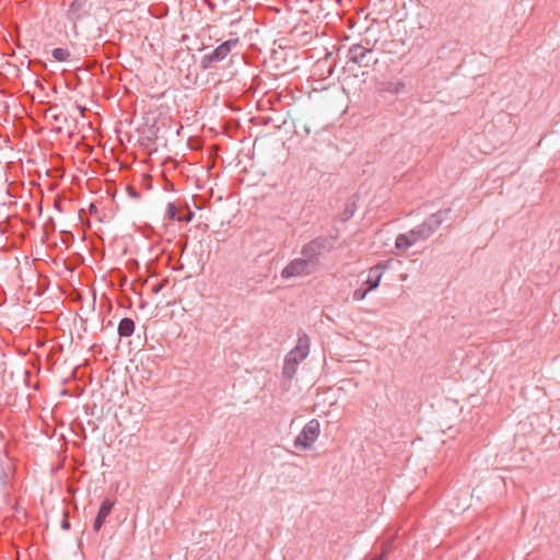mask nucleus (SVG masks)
<instances>
[{
    "label": "nucleus",
    "instance_id": "nucleus-8",
    "mask_svg": "<svg viewBox=\"0 0 560 560\" xmlns=\"http://www.w3.org/2000/svg\"><path fill=\"white\" fill-rule=\"evenodd\" d=\"M44 118L48 122H57V129L62 128V124H66L68 121V117L62 112V107H46L44 110Z\"/></svg>",
    "mask_w": 560,
    "mask_h": 560
},
{
    "label": "nucleus",
    "instance_id": "nucleus-14",
    "mask_svg": "<svg viewBox=\"0 0 560 560\" xmlns=\"http://www.w3.org/2000/svg\"><path fill=\"white\" fill-rule=\"evenodd\" d=\"M135 331V322L129 318L125 317L119 322L118 325V335L120 337H130Z\"/></svg>",
    "mask_w": 560,
    "mask_h": 560
},
{
    "label": "nucleus",
    "instance_id": "nucleus-5",
    "mask_svg": "<svg viewBox=\"0 0 560 560\" xmlns=\"http://www.w3.org/2000/svg\"><path fill=\"white\" fill-rule=\"evenodd\" d=\"M320 424L316 419L310 420L294 440V446L300 450H308L319 435Z\"/></svg>",
    "mask_w": 560,
    "mask_h": 560
},
{
    "label": "nucleus",
    "instance_id": "nucleus-7",
    "mask_svg": "<svg viewBox=\"0 0 560 560\" xmlns=\"http://www.w3.org/2000/svg\"><path fill=\"white\" fill-rule=\"evenodd\" d=\"M372 49L354 44L349 48L348 58L360 67H368L371 60Z\"/></svg>",
    "mask_w": 560,
    "mask_h": 560
},
{
    "label": "nucleus",
    "instance_id": "nucleus-22",
    "mask_svg": "<svg viewBox=\"0 0 560 560\" xmlns=\"http://www.w3.org/2000/svg\"><path fill=\"white\" fill-rule=\"evenodd\" d=\"M88 107H83V106H80V107H75V109L83 115V112Z\"/></svg>",
    "mask_w": 560,
    "mask_h": 560
},
{
    "label": "nucleus",
    "instance_id": "nucleus-19",
    "mask_svg": "<svg viewBox=\"0 0 560 560\" xmlns=\"http://www.w3.org/2000/svg\"><path fill=\"white\" fill-rule=\"evenodd\" d=\"M370 292V289L368 288H358L353 291L352 293V300L353 301H362L363 299H365V296L368 295V293Z\"/></svg>",
    "mask_w": 560,
    "mask_h": 560
},
{
    "label": "nucleus",
    "instance_id": "nucleus-23",
    "mask_svg": "<svg viewBox=\"0 0 560 560\" xmlns=\"http://www.w3.org/2000/svg\"><path fill=\"white\" fill-rule=\"evenodd\" d=\"M268 103H269L270 105H272V104H273V101H272L271 98H269V100H268Z\"/></svg>",
    "mask_w": 560,
    "mask_h": 560
},
{
    "label": "nucleus",
    "instance_id": "nucleus-11",
    "mask_svg": "<svg viewBox=\"0 0 560 560\" xmlns=\"http://www.w3.org/2000/svg\"><path fill=\"white\" fill-rule=\"evenodd\" d=\"M415 244L417 243L409 231L407 233L398 234L395 240V247L399 250H406Z\"/></svg>",
    "mask_w": 560,
    "mask_h": 560
},
{
    "label": "nucleus",
    "instance_id": "nucleus-1",
    "mask_svg": "<svg viewBox=\"0 0 560 560\" xmlns=\"http://www.w3.org/2000/svg\"><path fill=\"white\" fill-rule=\"evenodd\" d=\"M450 212L451 209L436 211L435 213L431 214L423 223L411 229L409 232L411 233L412 238H415V242L418 243L428 240L447 219Z\"/></svg>",
    "mask_w": 560,
    "mask_h": 560
},
{
    "label": "nucleus",
    "instance_id": "nucleus-10",
    "mask_svg": "<svg viewBox=\"0 0 560 560\" xmlns=\"http://www.w3.org/2000/svg\"><path fill=\"white\" fill-rule=\"evenodd\" d=\"M267 112L272 113V115H266L262 117L264 124L272 125L275 128H280L287 122L285 115L278 113L276 107H266Z\"/></svg>",
    "mask_w": 560,
    "mask_h": 560
},
{
    "label": "nucleus",
    "instance_id": "nucleus-20",
    "mask_svg": "<svg viewBox=\"0 0 560 560\" xmlns=\"http://www.w3.org/2000/svg\"><path fill=\"white\" fill-rule=\"evenodd\" d=\"M194 218V212L187 211V213L184 217H180V221L184 222H190Z\"/></svg>",
    "mask_w": 560,
    "mask_h": 560
},
{
    "label": "nucleus",
    "instance_id": "nucleus-17",
    "mask_svg": "<svg viewBox=\"0 0 560 560\" xmlns=\"http://www.w3.org/2000/svg\"><path fill=\"white\" fill-rule=\"evenodd\" d=\"M51 56L54 57V59L56 61L62 62V61H68L71 54L68 49L58 47V48L52 49Z\"/></svg>",
    "mask_w": 560,
    "mask_h": 560
},
{
    "label": "nucleus",
    "instance_id": "nucleus-13",
    "mask_svg": "<svg viewBox=\"0 0 560 560\" xmlns=\"http://www.w3.org/2000/svg\"><path fill=\"white\" fill-rule=\"evenodd\" d=\"M299 364L300 363L296 361L295 358H293V357L289 358L285 355L283 369H282L283 376L288 380H291L295 375Z\"/></svg>",
    "mask_w": 560,
    "mask_h": 560
},
{
    "label": "nucleus",
    "instance_id": "nucleus-6",
    "mask_svg": "<svg viewBox=\"0 0 560 560\" xmlns=\"http://www.w3.org/2000/svg\"><path fill=\"white\" fill-rule=\"evenodd\" d=\"M310 337L301 331L298 335V341L295 347L287 354L289 358H295L299 363H301L310 353Z\"/></svg>",
    "mask_w": 560,
    "mask_h": 560
},
{
    "label": "nucleus",
    "instance_id": "nucleus-16",
    "mask_svg": "<svg viewBox=\"0 0 560 560\" xmlns=\"http://www.w3.org/2000/svg\"><path fill=\"white\" fill-rule=\"evenodd\" d=\"M382 90L392 94H400L406 92V86L396 80L382 83Z\"/></svg>",
    "mask_w": 560,
    "mask_h": 560
},
{
    "label": "nucleus",
    "instance_id": "nucleus-15",
    "mask_svg": "<svg viewBox=\"0 0 560 560\" xmlns=\"http://www.w3.org/2000/svg\"><path fill=\"white\" fill-rule=\"evenodd\" d=\"M381 278H382V272H381L378 266L370 269L368 279L365 280V284H368L366 288L370 289V291L376 289L380 284Z\"/></svg>",
    "mask_w": 560,
    "mask_h": 560
},
{
    "label": "nucleus",
    "instance_id": "nucleus-4",
    "mask_svg": "<svg viewBox=\"0 0 560 560\" xmlns=\"http://www.w3.org/2000/svg\"><path fill=\"white\" fill-rule=\"evenodd\" d=\"M317 270L312 265L311 260L305 259L303 256L291 260L281 271L283 279H291L298 277H304L314 273Z\"/></svg>",
    "mask_w": 560,
    "mask_h": 560
},
{
    "label": "nucleus",
    "instance_id": "nucleus-21",
    "mask_svg": "<svg viewBox=\"0 0 560 560\" xmlns=\"http://www.w3.org/2000/svg\"><path fill=\"white\" fill-rule=\"evenodd\" d=\"M61 528L62 529H69L70 528V523L67 518H65L61 523Z\"/></svg>",
    "mask_w": 560,
    "mask_h": 560
},
{
    "label": "nucleus",
    "instance_id": "nucleus-3",
    "mask_svg": "<svg viewBox=\"0 0 560 560\" xmlns=\"http://www.w3.org/2000/svg\"><path fill=\"white\" fill-rule=\"evenodd\" d=\"M240 40L238 38H231L219 45L215 49H213L211 52L206 54L201 58V67L203 69H210L215 63L224 60L232 51L233 48H235L238 45Z\"/></svg>",
    "mask_w": 560,
    "mask_h": 560
},
{
    "label": "nucleus",
    "instance_id": "nucleus-2",
    "mask_svg": "<svg viewBox=\"0 0 560 560\" xmlns=\"http://www.w3.org/2000/svg\"><path fill=\"white\" fill-rule=\"evenodd\" d=\"M331 241L328 237H317L302 247V256L312 261V265L318 268L319 258L324 253L331 248Z\"/></svg>",
    "mask_w": 560,
    "mask_h": 560
},
{
    "label": "nucleus",
    "instance_id": "nucleus-9",
    "mask_svg": "<svg viewBox=\"0 0 560 560\" xmlns=\"http://www.w3.org/2000/svg\"><path fill=\"white\" fill-rule=\"evenodd\" d=\"M113 506H114V502L110 499L103 500V502H102V504L100 506V510L97 512V515H96V517L94 520V523H93V529L95 532H98L102 528L106 517L112 512Z\"/></svg>",
    "mask_w": 560,
    "mask_h": 560
},
{
    "label": "nucleus",
    "instance_id": "nucleus-12",
    "mask_svg": "<svg viewBox=\"0 0 560 560\" xmlns=\"http://www.w3.org/2000/svg\"><path fill=\"white\" fill-rule=\"evenodd\" d=\"M83 1L74 0L68 9L67 18L73 23L78 22L81 19V11L83 10Z\"/></svg>",
    "mask_w": 560,
    "mask_h": 560
},
{
    "label": "nucleus",
    "instance_id": "nucleus-18",
    "mask_svg": "<svg viewBox=\"0 0 560 560\" xmlns=\"http://www.w3.org/2000/svg\"><path fill=\"white\" fill-rule=\"evenodd\" d=\"M166 217L170 220L180 221V217L178 215L177 208L172 202L167 203Z\"/></svg>",
    "mask_w": 560,
    "mask_h": 560
}]
</instances>
